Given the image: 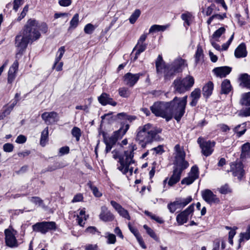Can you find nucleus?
I'll list each match as a JSON object with an SVG mask.
<instances>
[{
    "label": "nucleus",
    "instance_id": "obj_1",
    "mask_svg": "<svg viewBox=\"0 0 250 250\" xmlns=\"http://www.w3.org/2000/svg\"><path fill=\"white\" fill-rule=\"evenodd\" d=\"M47 30L48 27L45 23L39 24L35 20H28L22 30L15 37L17 50L16 58L19 59L21 57L30 42H32L40 38L41 34L39 30L45 33Z\"/></svg>",
    "mask_w": 250,
    "mask_h": 250
},
{
    "label": "nucleus",
    "instance_id": "obj_2",
    "mask_svg": "<svg viewBox=\"0 0 250 250\" xmlns=\"http://www.w3.org/2000/svg\"><path fill=\"white\" fill-rule=\"evenodd\" d=\"M187 98V96L182 98L175 97L169 102H156L150 109L155 115L165 118L167 121L174 117L179 122L185 112Z\"/></svg>",
    "mask_w": 250,
    "mask_h": 250
},
{
    "label": "nucleus",
    "instance_id": "obj_3",
    "mask_svg": "<svg viewBox=\"0 0 250 250\" xmlns=\"http://www.w3.org/2000/svg\"><path fill=\"white\" fill-rule=\"evenodd\" d=\"M137 149L136 145L131 144L129 145L127 150L124 151L123 155H120L117 150H114L112 153L113 157L115 159H119L117 168L124 174H127L131 176L134 171V167L135 166V161L133 159L134 151Z\"/></svg>",
    "mask_w": 250,
    "mask_h": 250
},
{
    "label": "nucleus",
    "instance_id": "obj_4",
    "mask_svg": "<svg viewBox=\"0 0 250 250\" xmlns=\"http://www.w3.org/2000/svg\"><path fill=\"white\" fill-rule=\"evenodd\" d=\"M174 149L175 153L173 173L168 181V185L170 187L173 186L180 181L182 171L189 166L188 163L185 160V152L181 148L179 144L176 145Z\"/></svg>",
    "mask_w": 250,
    "mask_h": 250
},
{
    "label": "nucleus",
    "instance_id": "obj_5",
    "mask_svg": "<svg viewBox=\"0 0 250 250\" xmlns=\"http://www.w3.org/2000/svg\"><path fill=\"white\" fill-rule=\"evenodd\" d=\"M162 129L153 125L150 124H146L139 126L136 131V140L143 148L151 144L158 138V134L161 133Z\"/></svg>",
    "mask_w": 250,
    "mask_h": 250
},
{
    "label": "nucleus",
    "instance_id": "obj_6",
    "mask_svg": "<svg viewBox=\"0 0 250 250\" xmlns=\"http://www.w3.org/2000/svg\"><path fill=\"white\" fill-rule=\"evenodd\" d=\"M121 124L122 126L119 129L114 131L112 135L109 137H107L105 133L104 132H103V139L104 144H107L114 146L119 139L122 138L129 129V125L124 122H122Z\"/></svg>",
    "mask_w": 250,
    "mask_h": 250
},
{
    "label": "nucleus",
    "instance_id": "obj_7",
    "mask_svg": "<svg viewBox=\"0 0 250 250\" xmlns=\"http://www.w3.org/2000/svg\"><path fill=\"white\" fill-rule=\"evenodd\" d=\"M5 242L6 246L11 248H17L19 246L18 240L16 237L17 231L12 227L4 230Z\"/></svg>",
    "mask_w": 250,
    "mask_h": 250
},
{
    "label": "nucleus",
    "instance_id": "obj_8",
    "mask_svg": "<svg viewBox=\"0 0 250 250\" xmlns=\"http://www.w3.org/2000/svg\"><path fill=\"white\" fill-rule=\"evenodd\" d=\"M56 224L55 222L43 221L37 223L32 226L33 231L40 232L42 234H45L49 231L56 229Z\"/></svg>",
    "mask_w": 250,
    "mask_h": 250
},
{
    "label": "nucleus",
    "instance_id": "obj_9",
    "mask_svg": "<svg viewBox=\"0 0 250 250\" xmlns=\"http://www.w3.org/2000/svg\"><path fill=\"white\" fill-rule=\"evenodd\" d=\"M230 170L229 171L232 172V175L237 177L239 180H241L245 175V170L243 163L237 160L230 163Z\"/></svg>",
    "mask_w": 250,
    "mask_h": 250
},
{
    "label": "nucleus",
    "instance_id": "obj_10",
    "mask_svg": "<svg viewBox=\"0 0 250 250\" xmlns=\"http://www.w3.org/2000/svg\"><path fill=\"white\" fill-rule=\"evenodd\" d=\"M197 143L201 149L202 153L208 157L210 156L213 151V147L215 146V142L214 141H206L202 137L197 139Z\"/></svg>",
    "mask_w": 250,
    "mask_h": 250
},
{
    "label": "nucleus",
    "instance_id": "obj_11",
    "mask_svg": "<svg viewBox=\"0 0 250 250\" xmlns=\"http://www.w3.org/2000/svg\"><path fill=\"white\" fill-rule=\"evenodd\" d=\"M145 73L133 74L130 72L126 73L123 77L124 84L129 87H133L137 83L140 77L144 76Z\"/></svg>",
    "mask_w": 250,
    "mask_h": 250
},
{
    "label": "nucleus",
    "instance_id": "obj_12",
    "mask_svg": "<svg viewBox=\"0 0 250 250\" xmlns=\"http://www.w3.org/2000/svg\"><path fill=\"white\" fill-rule=\"evenodd\" d=\"M201 195L203 199L208 204H219L220 199L214 194L213 192L208 189H206L201 191Z\"/></svg>",
    "mask_w": 250,
    "mask_h": 250
},
{
    "label": "nucleus",
    "instance_id": "obj_13",
    "mask_svg": "<svg viewBox=\"0 0 250 250\" xmlns=\"http://www.w3.org/2000/svg\"><path fill=\"white\" fill-rule=\"evenodd\" d=\"M194 210V204L190 205L184 211L181 212L176 217V221L179 225L186 223L188 218V216Z\"/></svg>",
    "mask_w": 250,
    "mask_h": 250
},
{
    "label": "nucleus",
    "instance_id": "obj_14",
    "mask_svg": "<svg viewBox=\"0 0 250 250\" xmlns=\"http://www.w3.org/2000/svg\"><path fill=\"white\" fill-rule=\"evenodd\" d=\"M198 177V168L196 166H194L191 167L188 177L184 178L181 181V184L189 185L191 184Z\"/></svg>",
    "mask_w": 250,
    "mask_h": 250
},
{
    "label": "nucleus",
    "instance_id": "obj_15",
    "mask_svg": "<svg viewBox=\"0 0 250 250\" xmlns=\"http://www.w3.org/2000/svg\"><path fill=\"white\" fill-rule=\"evenodd\" d=\"M99 218L102 221L107 222L113 221L115 217L113 213L108 210L106 206H103L101 208V212L99 214Z\"/></svg>",
    "mask_w": 250,
    "mask_h": 250
},
{
    "label": "nucleus",
    "instance_id": "obj_16",
    "mask_svg": "<svg viewBox=\"0 0 250 250\" xmlns=\"http://www.w3.org/2000/svg\"><path fill=\"white\" fill-rule=\"evenodd\" d=\"M42 118L47 125H51L58 120V114L54 111L45 112L42 114Z\"/></svg>",
    "mask_w": 250,
    "mask_h": 250
},
{
    "label": "nucleus",
    "instance_id": "obj_17",
    "mask_svg": "<svg viewBox=\"0 0 250 250\" xmlns=\"http://www.w3.org/2000/svg\"><path fill=\"white\" fill-rule=\"evenodd\" d=\"M98 100L103 106L109 104L113 106H115L117 104V102L114 101L108 94L105 92H103L100 96L98 97Z\"/></svg>",
    "mask_w": 250,
    "mask_h": 250
},
{
    "label": "nucleus",
    "instance_id": "obj_18",
    "mask_svg": "<svg viewBox=\"0 0 250 250\" xmlns=\"http://www.w3.org/2000/svg\"><path fill=\"white\" fill-rule=\"evenodd\" d=\"M171 64L164 65V79L166 81H169L172 79L175 74L178 73Z\"/></svg>",
    "mask_w": 250,
    "mask_h": 250
},
{
    "label": "nucleus",
    "instance_id": "obj_19",
    "mask_svg": "<svg viewBox=\"0 0 250 250\" xmlns=\"http://www.w3.org/2000/svg\"><path fill=\"white\" fill-rule=\"evenodd\" d=\"M65 52V48L64 46L61 47L58 50L57 53V56L55 59V61L53 66V68H55L57 71H59L62 70L63 65V62H60V61L61 60Z\"/></svg>",
    "mask_w": 250,
    "mask_h": 250
},
{
    "label": "nucleus",
    "instance_id": "obj_20",
    "mask_svg": "<svg viewBox=\"0 0 250 250\" xmlns=\"http://www.w3.org/2000/svg\"><path fill=\"white\" fill-rule=\"evenodd\" d=\"M110 204L121 216L128 220H130L128 211L123 208L121 205L114 201H111Z\"/></svg>",
    "mask_w": 250,
    "mask_h": 250
},
{
    "label": "nucleus",
    "instance_id": "obj_21",
    "mask_svg": "<svg viewBox=\"0 0 250 250\" xmlns=\"http://www.w3.org/2000/svg\"><path fill=\"white\" fill-rule=\"evenodd\" d=\"M231 69V67L225 66L216 67L213 69V72L217 77L224 78L230 73Z\"/></svg>",
    "mask_w": 250,
    "mask_h": 250
},
{
    "label": "nucleus",
    "instance_id": "obj_22",
    "mask_svg": "<svg viewBox=\"0 0 250 250\" xmlns=\"http://www.w3.org/2000/svg\"><path fill=\"white\" fill-rule=\"evenodd\" d=\"M174 92L180 94L183 93L188 91L186 87L184 85L181 78H176L173 83Z\"/></svg>",
    "mask_w": 250,
    "mask_h": 250
},
{
    "label": "nucleus",
    "instance_id": "obj_23",
    "mask_svg": "<svg viewBox=\"0 0 250 250\" xmlns=\"http://www.w3.org/2000/svg\"><path fill=\"white\" fill-rule=\"evenodd\" d=\"M19 63L18 60H16L12 66L10 67L8 74L7 81L8 83H11L16 77V74L18 69Z\"/></svg>",
    "mask_w": 250,
    "mask_h": 250
},
{
    "label": "nucleus",
    "instance_id": "obj_24",
    "mask_svg": "<svg viewBox=\"0 0 250 250\" xmlns=\"http://www.w3.org/2000/svg\"><path fill=\"white\" fill-rule=\"evenodd\" d=\"M147 44L146 43H137V44L134 47L132 54L133 53L134 51L135 56L132 59V61L133 62L135 61L138 58L140 54L144 52L146 48Z\"/></svg>",
    "mask_w": 250,
    "mask_h": 250
},
{
    "label": "nucleus",
    "instance_id": "obj_25",
    "mask_svg": "<svg viewBox=\"0 0 250 250\" xmlns=\"http://www.w3.org/2000/svg\"><path fill=\"white\" fill-rule=\"evenodd\" d=\"M171 64L178 73L187 66L186 61L182 58L175 60Z\"/></svg>",
    "mask_w": 250,
    "mask_h": 250
},
{
    "label": "nucleus",
    "instance_id": "obj_26",
    "mask_svg": "<svg viewBox=\"0 0 250 250\" xmlns=\"http://www.w3.org/2000/svg\"><path fill=\"white\" fill-rule=\"evenodd\" d=\"M247 54L246 47L244 43L240 44L234 52L235 56L237 58L245 57Z\"/></svg>",
    "mask_w": 250,
    "mask_h": 250
},
{
    "label": "nucleus",
    "instance_id": "obj_27",
    "mask_svg": "<svg viewBox=\"0 0 250 250\" xmlns=\"http://www.w3.org/2000/svg\"><path fill=\"white\" fill-rule=\"evenodd\" d=\"M204 57L203 50L201 46L199 44L197 47V50L194 55L195 62L196 65L203 62Z\"/></svg>",
    "mask_w": 250,
    "mask_h": 250
},
{
    "label": "nucleus",
    "instance_id": "obj_28",
    "mask_svg": "<svg viewBox=\"0 0 250 250\" xmlns=\"http://www.w3.org/2000/svg\"><path fill=\"white\" fill-rule=\"evenodd\" d=\"M232 88L229 80L225 79L221 84V93L228 94L231 91Z\"/></svg>",
    "mask_w": 250,
    "mask_h": 250
},
{
    "label": "nucleus",
    "instance_id": "obj_29",
    "mask_svg": "<svg viewBox=\"0 0 250 250\" xmlns=\"http://www.w3.org/2000/svg\"><path fill=\"white\" fill-rule=\"evenodd\" d=\"M241 158L245 159L250 157V143H246L241 147Z\"/></svg>",
    "mask_w": 250,
    "mask_h": 250
},
{
    "label": "nucleus",
    "instance_id": "obj_30",
    "mask_svg": "<svg viewBox=\"0 0 250 250\" xmlns=\"http://www.w3.org/2000/svg\"><path fill=\"white\" fill-rule=\"evenodd\" d=\"M213 89V84L211 82H208L203 87L202 89L204 96L208 97L211 95Z\"/></svg>",
    "mask_w": 250,
    "mask_h": 250
},
{
    "label": "nucleus",
    "instance_id": "obj_31",
    "mask_svg": "<svg viewBox=\"0 0 250 250\" xmlns=\"http://www.w3.org/2000/svg\"><path fill=\"white\" fill-rule=\"evenodd\" d=\"M239 79L241 81L240 84L248 88L250 83V75L247 73L242 74L240 75Z\"/></svg>",
    "mask_w": 250,
    "mask_h": 250
},
{
    "label": "nucleus",
    "instance_id": "obj_32",
    "mask_svg": "<svg viewBox=\"0 0 250 250\" xmlns=\"http://www.w3.org/2000/svg\"><path fill=\"white\" fill-rule=\"evenodd\" d=\"M182 80L187 90H189L194 83V78L191 76H188L185 78H182Z\"/></svg>",
    "mask_w": 250,
    "mask_h": 250
},
{
    "label": "nucleus",
    "instance_id": "obj_33",
    "mask_svg": "<svg viewBox=\"0 0 250 250\" xmlns=\"http://www.w3.org/2000/svg\"><path fill=\"white\" fill-rule=\"evenodd\" d=\"M169 27V25H160L157 24L153 25L150 27L149 29V33H153L155 32L159 31H165L168 27Z\"/></svg>",
    "mask_w": 250,
    "mask_h": 250
},
{
    "label": "nucleus",
    "instance_id": "obj_34",
    "mask_svg": "<svg viewBox=\"0 0 250 250\" xmlns=\"http://www.w3.org/2000/svg\"><path fill=\"white\" fill-rule=\"evenodd\" d=\"M48 139V127H45L42 132L40 140V144L44 146L46 145Z\"/></svg>",
    "mask_w": 250,
    "mask_h": 250
},
{
    "label": "nucleus",
    "instance_id": "obj_35",
    "mask_svg": "<svg viewBox=\"0 0 250 250\" xmlns=\"http://www.w3.org/2000/svg\"><path fill=\"white\" fill-rule=\"evenodd\" d=\"M28 200L32 203H34L36 205H38L39 206L42 207L43 208H45L46 206L43 203V201L42 199H41L40 197L37 196L29 197Z\"/></svg>",
    "mask_w": 250,
    "mask_h": 250
},
{
    "label": "nucleus",
    "instance_id": "obj_36",
    "mask_svg": "<svg viewBox=\"0 0 250 250\" xmlns=\"http://www.w3.org/2000/svg\"><path fill=\"white\" fill-rule=\"evenodd\" d=\"M240 103L243 105L250 106V92L242 94Z\"/></svg>",
    "mask_w": 250,
    "mask_h": 250
},
{
    "label": "nucleus",
    "instance_id": "obj_37",
    "mask_svg": "<svg viewBox=\"0 0 250 250\" xmlns=\"http://www.w3.org/2000/svg\"><path fill=\"white\" fill-rule=\"evenodd\" d=\"M181 19L185 21L184 26H188L190 24V21L192 20V15L188 12L183 13L181 15Z\"/></svg>",
    "mask_w": 250,
    "mask_h": 250
},
{
    "label": "nucleus",
    "instance_id": "obj_38",
    "mask_svg": "<svg viewBox=\"0 0 250 250\" xmlns=\"http://www.w3.org/2000/svg\"><path fill=\"white\" fill-rule=\"evenodd\" d=\"M176 200L178 202V204L180 208H182L191 201L192 198L191 196H188L186 198L178 199Z\"/></svg>",
    "mask_w": 250,
    "mask_h": 250
},
{
    "label": "nucleus",
    "instance_id": "obj_39",
    "mask_svg": "<svg viewBox=\"0 0 250 250\" xmlns=\"http://www.w3.org/2000/svg\"><path fill=\"white\" fill-rule=\"evenodd\" d=\"M143 228L146 231V233L153 239L156 241H159V238L156 234L154 230L147 226L146 225H144Z\"/></svg>",
    "mask_w": 250,
    "mask_h": 250
},
{
    "label": "nucleus",
    "instance_id": "obj_40",
    "mask_svg": "<svg viewBox=\"0 0 250 250\" xmlns=\"http://www.w3.org/2000/svg\"><path fill=\"white\" fill-rule=\"evenodd\" d=\"M71 134L72 136L76 138V140L78 142L80 140V137L82 135L81 129L77 127L74 126L71 130Z\"/></svg>",
    "mask_w": 250,
    "mask_h": 250
},
{
    "label": "nucleus",
    "instance_id": "obj_41",
    "mask_svg": "<svg viewBox=\"0 0 250 250\" xmlns=\"http://www.w3.org/2000/svg\"><path fill=\"white\" fill-rule=\"evenodd\" d=\"M145 213L147 216L150 217L151 219L155 220L156 222L159 224H163L164 222V221L161 218L150 212H149L148 211L146 210L145 211Z\"/></svg>",
    "mask_w": 250,
    "mask_h": 250
},
{
    "label": "nucleus",
    "instance_id": "obj_42",
    "mask_svg": "<svg viewBox=\"0 0 250 250\" xmlns=\"http://www.w3.org/2000/svg\"><path fill=\"white\" fill-rule=\"evenodd\" d=\"M141 14V11L139 9H136L130 16L129 21L130 23H134Z\"/></svg>",
    "mask_w": 250,
    "mask_h": 250
},
{
    "label": "nucleus",
    "instance_id": "obj_43",
    "mask_svg": "<svg viewBox=\"0 0 250 250\" xmlns=\"http://www.w3.org/2000/svg\"><path fill=\"white\" fill-rule=\"evenodd\" d=\"M105 237L107 239L106 243L108 244H114L116 242V236L109 232H106L105 233Z\"/></svg>",
    "mask_w": 250,
    "mask_h": 250
},
{
    "label": "nucleus",
    "instance_id": "obj_44",
    "mask_svg": "<svg viewBox=\"0 0 250 250\" xmlns=\"http://www.w3.org/2000/svg\"><path fill=\"white\" fill-rule=\"evenodd\" d=\"M118 118L121 120H128L131 122L136 119V117L129 116L125 113H120L117 114Z\"/></svg>",
    "mask_w": 250,
    "mask_h": 250
},
{
    "label": "nucleus",
    "instance_id": "obj_45",
    "mask_svg": "<svg viewBox=\"0 0 250 250\" xmlns=\"http://www.w3.org/2000/svg\"><path fill=\"white\" fill-rule=\"evenodd\" d=\"M163 58L161 55H159L156 61V68L158 73L161 71L164 65H163Z\"/></svg>",
    "mask_w": 250,
    "mask_h": 250
},
{
    "label": "nucleus",
    "instance_id": "obj_46",
    "mask_svg": "<svg viewBox=\"0 0 250 250\" xmlns=\"http://www.w3.org/2000/svg\"><path fill=\"white\" fill-rule=\"evenodd\" d=\"M167 208L171 213H174L177 209L181 208L177 200L168 204Z\"/></svg>",
    "mask_w": 250,
    "mask_h": 250
},
{
    "label": "nucleus",
    "instance_id": "obj_47",
    "mask_svg": "<svg viewBox=\"0 0 250 250\" xmlns=\"http://www.w3.org/2000/svg\"><path fill=\"white\" fill-rule=\"evenodd\" d=\"M242 125H243V126L242 127L243 128V129L241 130H239V128L242 126V125H238L234 128V131L235 133H236L237 134V135L238 137H240L242 135H243L245 133V132L246 131L245 124H242Z\"/></svg>",
    "mask_w": 250,
    "mask_h": 250
},
{
    "label": "nucleus",
    "instance_id": "obj_48",
    "mask_svg": "<svg viewBox=\"0 0 250 250\" xmlns=\"http://www.w3.org/2000/svg\"><path fill=\"white\" fill-rule=\"evenodd\" d=\"M78 22L79 15L78 14H75L70 22L69 29L75 28L77 26Z\"/></svg>",
    "mask_w": 250,
    "mask_h": 250
},
{
    "label": "nucleus",
    "instance_id": "obj_49",
    "mask_svg": "<svg viewBox=\"0 0 250 250\" xmlns=\"http://www.w3.org/2000/svg\"><path fill=\"white\" fill-rule=\"evenodd\" d=\"M95 29V26L91 23L87 24L84 28V32L87 34H91Z\"/></svg>",
    "mask_w": 250,
    "mask_h": 250
},
{
    "label": "nucleus",
    "instance_id": "obj_50",
    "mask_svg": "<svg viewBox=\"0 0 250 250\" xmlns=\"http://www.w3.org/2000/svg\"><path fill=\"white\" fill-rule=\"evenodd\" d=\"M88 185L90 187L91 190L92 191L93 194L97 197H100L102 196V194L99 191L98 188L95 186H93L91 183H89Z\"/></svg>",
    "mask_w": 250,
    "mask_h": 250
},
{
    "label": "nucleus",
    "instance_id": "obj_51",
    "mask_svg": "<svg viewBox=\"0 0 250 250\" xmlns=\"http://www.w3.org/2000/svg\"><path fill=\"white\" fill-rule=\"evenodd\" d=\"M225 31L224 27H220L216 30L212 35V38L214 39H218Z\"/></svg>",
    "mask_w": 250,
    "mask_h": 250
},
{
    "label": "nucleus",
    "instance_id": "obj_52",
    "mask_svg": "<svg viewBox=\"0 0 250 250\" xmlns=\"http://www.w3.org/2000/svg\"><path fill=\"white\" fill-rule=\"evenodd\" d=\"M119 94L121 97L127 98L129 96V92L127 88L122 87L119 89Z\"/></svg>",
    "mask_w": 250,
    "mask_h": 250
},
{
    "label": "nucleus",
    "instance_id": "obj_53",
    "mask_svg": "<svg viewBox=\"0 0 250 250\" xmlns=\"http://www.w3.org/2000/svg\"><path fill=\"white\" fill-rule=\"evenodd\" d=\"M219 191L220 193L223 194H226L231 192L230 189L229 188L228 184H225L222 186L219 189Z\"/></svg>",
    "mask_w": 250,
    "mask_h": 250
},
{
    "label": "nucleus",
    "instance_id": "obj_54",
    "mask_svg": "<svg viewBox=\"0 0 250 250\" xmlns=\"http://www.w3.org/2000/svg\"><path fill=\"white\" fill-rule=\"evenodd\" d=\"M240 238L239 240V246L238 248L240 247V243L243 241L244 240H248L250 239V233H241L240 234Z\"/></svg>",
    "mask_w": 250,
    "mask_h": 250
},
{
    "label": "nucleus",
    "instance_id": "obj_55",
    "mask_svg": "<svg viewBox=\"0 0 250 250\" xmlns=\"http://www.w3.org/2000/svg\"><path fill=\"white\" fill-rule=\"evenodd\" d=\"M3 150L6 152H11L13 151L14 146L11 143H6L3 146Z\"/></svg>",
    "mask_w": 250,
    "mask_h": 250
},
{
    "label": "nucleus",
    "instance_id": "obj_56",
    "mask_svg": "<svg viewBox=\"0 0 250 250\" xmlns=\"http://www.w3.org/2000/svg\"><path fill=\"white\" fill-rule=\"evenodd\" d=\"M201 95V91L199 89H194L191 93V97L192 99L198 100Z\"/></svg>",
    "mask_w": 250,
    "mask_h": 250
},
{
    "label": "nucleus",
    "instance_id": "obj_57",
    "mask_svg": "<svg viewBox=\"0 0 250 250\" xmlns=\"http://www.w3.org/2000/svg\"><path fill=\"white\" fill-rule=\"evenodd\" d=\"M23 3V0H14L13 2V9L16 12L19 8Z\"/></svg>",
    "mask_w": 250,
    "mask_h": 250
},
{
    "label": "nucleus",
    "instance_id": "obj_58",
    "mask_svg": "<svg viewBox=\"0 0 250 250\" xmlns=\"http://www.w3.org/2000/svg\"><path fill=\"white\" fill-rule=\"evenodd\" d=\"M85 231L87 233H89L92 234H94L96 233H98V234H100V232H99L97 228L95 227L90 226L88 227L86 230Z\"/></svg>",
    "mask_w": 250,
    "mask_h": 250
},
{
    "label": "nucleus",
    "instance_id": "obj_59",
    "mask_svg": "<svg viewBox=\"0 0 250 250\" xmlns=\"http://www.w3.org/2000/svg\"><path fill=\"white\" fill-rule=\"evenodd\" d=\"M239 115L242 117H247L250 116V107L246 108L241 110L239 112Z\"/></svg>",
    "mask_w": 250,
    "mask_h": 250
},
{
    "label": "nucleus",
    "instance_id": "obj_60",
    "mask_svg": "<svg viewBox=\"0 0 250 250\" xmlns=\"http://www.w3.org/2000/svg\"><path fill=\"white\" fill-rule=\"evenodd\" d=\"M11 111L6 107L0 112V120L3 119L6 116L9 115Z\"/></svg>",
    "mask_w": 250,
    "mask_h": 250
},
{
    "label": "nucleus",
    "instance_id": "obj_61",
    "mask_svg": "<svg viewBox=\"0 0 250 250\" xmlns=\"http://www.w3.org/2000/svg\"><path fill=\"white\" fill-rule=\"evenodd\" d=\"M28 10V6L25 5L22 11L21 12L20 16L18 18V21H20L26 15L27 12Z\"/></svg>",
    "mask_w": 250,
    "mask_h": 250
},
{
    "label": "nucleus",
    "instance_id": "obj_62",
    "mask_svg": "<svg viewBox=\"0 0 250 250\" xmlns=\"http://www.w3.org/2000/svg\"><path fill=\"white\" fill-rule=\"evenodd\" d=\"M26 141V137L23 135H20L16 139V142L18 144H23Z\"/></svg>",
    "mask_w": 250,
    "mask_h": 250
},
{
    "label": "nucleus",
    "instance_id": "obj_63",
    "mask_svg": "<svg viewBox=\"0 0 250 250\" xmlns=\"http://www.w3.org/2000/svg\"><path fill=\"white\" fill-rule=\"evenodd\" d=\"M150 151H153V153L156 154H161L163 152V147L161 146H159L157 147L152 148L150 150Z\"/></svg>",
    "mask_w": 250,
    "mask_h": 250
},
{
    "label": "nucleus",
    "instance_id": "obj_64",
    "mask_svg": "<svg viewBox=\"0 0 250 250\" xmlns=\"http://www.w3.org/2000/svg\"><path fill=\"white\" fill-rule=\"evenodd\" d=\"M85 250H98V247L96 244H88L85 246Z\"/></svg>",
    "mask_w": 250,
    "mask_h": 250
}]
</instances>
